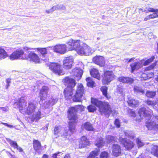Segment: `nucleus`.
<instances>
[{"label":"nucleus","instance_id":"obj_1","mask_svg":"<svg viewBox=\"0 0 158 158\" xmlns=\"http://www.w3.org/2000/svg\"><path fill=\"white\" fill-rule=\"evenodd\" d=\"M11 60L21 58L23 60H29L31 62L35 64H40L41 60L38 55L34 52H30L28 55L25 54L22 49H17L14 51L9 56Z\"/></svg>","mask_w":158,"mask_h":158},{"label":"nucleus","instance_id":"obj_2","mask_svg":"<svg viewBox=\"0 0 158 158\" xmlns=\"http://www.w3.org/2000/svg\"><path fill=\"white\" fill-rule=\"evenodd\" d=\"M74 89L65 88L64 90L63 94L66 100H70L72 99L74 102H80L81 99L85 93V90L82 84L78 85L75 93L73 95Z\"/></svg>","mask_w":158,"mask_h":158},{"label":"nucleus","instance_id":"obj_3","mask_svg":"<svg viewBox=\"0 0 158 158\" xmlns=\"http://www.w3.org/2000/svg\"><path fill=\"white\" fill-rule=\"evenodd\" d=\"M91 102L98 108V111L102 115H104L109 117L113 112L110 105L108 102L102 101L97 98H91Z\"/></svg>","mask_w":158,"mask_h":158},{"label":"nucleus","instance_id":"obj_4","mask_svg":"<svg viewBox=\"0 0 158 158\" xmlns=\"http://www.w3.org/2000/svg\"><path fill=\"white\" fill-rule=\"evenodd\" d=\"M85 107L82 105H76L69 108L67 111V116L70 119L74 120H78V116L76 112H81L85 110Z\"/></svg>","mask_w":158,"mask_h":158},{"label":"nucleus","instance_id":"obj_5","mask_svg":"<svg viewBox=\"0 0 158 158\" xmlns=\"http://www.w3.org/2000/svg\"><path fill=\"white\" fill-rule=\"evenodd\" d=\"M69 122H68V130H65L64 131L61 136L64 138H67L70 137L72 134L74 133L76 131V125L78 121V120H74L73 119H71L67 116Z\"/></svg>","mask_w":158,"mask_h":158},{"label":"nucleus","instance_id":"obj_6","mask_svg":"<svg viewBox=\"0 0 158 158\" xmlns=\"http://www.w3.org/2000/svg\"><path fill=\"white\" fill-rule=\"evenodd\" d=\"M115 76L112 71H104L102 81L103 85H108L115 78Z\"/></svg>","mask_w":158,"mask_h":158},{"label":"nucleus","instance_id":"obj_7","mask_svg":"<svg viewBox=\"0 0 158 158\" xmlns=\"http://www.w3.org/2000/svg\"><path fill=\"white\" fill-rule=\"evenodd\" d=\"M49 69L53 73L58 75L64 74L61 65L58 63L51 62L48 65Z\"/></svg>","mask_w":158,"mask_h":158},{"label":"nucleus","instance_id":"obj_8","mask_svg":"<svg viewBox=\"0 0 158 158\" xmlns=\"http://www.w3.org/2000/svg\"><path fill=\"white\" fill-rule=\"evenodd\" d=\"M138 113L141 118H144L150 119L152 116V111L151 110H148L144 107H141L139 109Z\"/></svg>","mask_w":158,"mask_h":158},{"label":"nucleus","instance_id":"obj_9","mask_svg":"<svg viewBox=\"0 0 158 158\" xmlns=\"http://www.w3.org/2000/svg\"><path fill=\"white\" fill-rule=\"evenodd\" d=\"M62 81L64 85L67 86L66 88L74 89V88L77 83L74 79L71 78L69 76L66 77L63 79Z\"/></svg>","mask_w":158,"mask_h":158},{"label":"nucleus","instance_id":"obj_10","mask_svg":"<svg viewBox=\"0 0 158 158\" xmlns=\"http://www.w3.org/2000/svg\"><path fill=\"white\" fill-rule=\"evenodd\" d=\"M73 63V60L70 57H65L63 61V67L66 70L70 69Z\"/></svg>","mask_w":158,"mask_h":158},{"label":"nucleus","instance_id":"obj_11","mask_svg":"<svg viewBox=\"0 0 158 158\" xmlns=\"http://www.w3.org/2000/svg\"><path fill=\"white\" fill-rule=\"evenodd\" d=\"M66 46L65 44H58L54 46L53 50L54 52L60 54H63L66 52Z\"/></svg>","mask_w":158,"mask_h":158},{"label":"nucleus","instance_id":"obj_12","mask_svg":"<svg viewBox=\"0 0 158 158\" xmlns=\"http://www.w3.org/2000/svg\"><path fill=\"white\" fill-rule=\"evenodd\" d=\"M90 144L89 139L85 136H81L80 139L78 148H84L89 146Z\"/></svg>","mask_w":158,"mask_h":158},{"label":"nucleus","instance_id":"obj_13","mask_svg":"<svg viewBox=\"0 0 158 158\" xmlns=\"http://www.w3.org/2000/svg\"><path fill=\"white\" fill-rule=\"evenodd\" d=\"M92 60L94 63L101 67L104 66L105 65V59L102 56H96L93 57Z\"/></svg>","mask_w":158,"mask_h":158},{"label":"nucleus","instance_id":"obj_14","mask_svg":"<svg viewBox=\"0 0 158 158\" xmlns=\"http://www.w3.org/2000/svg\"><path fill=\"white\" fill-rule=\"evenodd\" d=\"M117 81L123 84H131L134 82V80L128 77L120 76L118 78Z\"/></svg>","mask_w":158,"mask_h":158},{"label":"nucleus","instance_id":"obj_15","mask_svg":"<svg viewBox=\"0 0 158 158\" xmlns=\"http://www.w3.org/2000/svg\"><path fill=\"white\" fill-rule=\"evenodd\" d=\"M35 105L33 103L30 102L28 104V106L25 111V114L30 115L34 113L36 108Z\"/></svg>","mask_w":158,"mask_h":158},{"label":"nucleus","instance_id":"obj_16","mask_svg":"<svg viewBox=\"0 0 158 158\" xmlns=\"http://www.w3.org/2000/svg\"><path fill=\"white\" fill-rule=\"evenodd\" d=\"M112 153L113 155L118 156L121 154L120 146L117 144H113L112 146Z\"/></svg>","mask_w":158,"mask_h":158},{"label":"nucleus","instance_id":"obj_17","mask_svg":"<svg viewBox=\"0 0 158 158\" xmlns=\"http://www.w3.org/2000/svg\"><path fill=\"white\" fill-rule=\"evenodd\" d=\"M78 54L81 55H85L89 52L90 51V48L87 45L86 46L79 47L76 50Z\"/></svg>","mask_w":158,"mask_h":158},{"label":"nucleus","instance_id":"obj_18","mask_svg":"<svg viewBox=\"0 0 158 158\" xmlns=\"http://www.w3.org/2000/svg\"><path fill=\"white\" fill-rule=\"evenodd\" d=\"M143 66V65L140 62H135L131 63L130 64L131 73H133L134 71L138 70Z\"/></svg>","mask_w":158,"mask_h":158},{"label":"nucleus","instance_id":"obj_19","mask_svg":"<svg viewBox=\"0 0 158 158\" xmlns=\"http://www.w3.org/2000/svg\"><path fill=\"white\" fill-rule=\"evenodd\" d=\"M127 103L129 106L133 108H136L139 105V101L131 98H128Z\"/></svg>","mask_w":158,"mask_h":158},{"label":"nucleus","instance_id":"obj_20","mask_svg":"<svg viewBox=\"0 0 158 158\" xmlns=\"http://www.w3.org/2000/svg\"><path fill=\"white\" fill-rule=\"evenodd\" d=\"M122 143L123 147L125 148L127 150H131L134 146V143L131 141H127L123 139L122 141Z\"/></svg>","mask_w":158,"mask_h":158},{"label":"nucleus","instance_id":"obj_21","mask_svg":"<svg viewBox=\"0 0 158 158\" xmlns=\"http://www.w3.org/2000/svg\"><path fill=\"white\" fill-rule=\"evenodd\" d=\"M48 88L45 86H43L40 89L39 93V97L41 101L44 100L45 96H47L48 95Z\"/></svg>","mask_w":158,"mask_h":158},{"label":"nucleus","instance_id":"obj_22","mask_svg":"<svg viewBox=\"0 0 158 158\" xmlns=\"http://www.w3.org/2000/svg\"><path fill=\"white\" fill-rule=\"evenodd\" d=\"M152 14H150L145 17L144 19V21H147L150 19L158 18V9H155Z\"/></svg>","mask_w":158,"mask_h":158},{"label":"nucleus","instance_id":"obj_23","mask_svg":"<svg viewBox=\"0 0 158 158\" xmlns=\"http://www.w3.org/2000/svg\"><path fill=\"white\" fill-rule=\"evenodd\" d=\"M90 73L92 77L97 79L98 80L101 79L100 74L98 69L94 68L91 69L90 71Z\"/></svg>","mask_w":158,"mask_h":158},{"label":"nucleus","instance_id":"obj_24","mask_svg":"<svg viewBox=\"0 0 158 158\" xmlns=\"http://www.w3.org/2000/svg\"><path fill=\"white\" fill-rule=\"evenodd\" d=\"M32 144L33 149L36 152L41 150L42 148L40 142L38 140L34 139Z\"/></svg>","mask_w":158,"mask_h":158},{"label":"nucleus","instance_id":"obj_25","mask_svg":"<svg viewBox=\"0 0 158 158\" xmlns=\"http://www.w3.org/2000/svg\"><path fill=\"white\" fill-rule=\"evenodd\" d=\"M23 98L24 97H21L19 98L18 102H15V103L18 106V107L20 111L21 112H22V111L23 110L22 104H24L25 106H26L27 104V101Z\"/></svg>","mask_w":158,"mask_h":158},{"label":"nucleus","instance_id":"obj_26","mask_svg":"<svg viewBox=\"0 0 158 158\" xmlns=\"http://www.w3.org/2000/svg\"><path fill=\"white\" fill-rule=\"evenodd\" d=\"M32 49L37 50L38 52L43 57L46 56L48 53V50L46 48H32Z\"/></svg>","mask_w":158,"mask_h":158},{"label":"nucleus","instance_id":"obj_27","mask_svg":"<svg viewBox=\"0 0 158 158\" xmlns=\"http://www.w3.org/2000/svg\"><path fill=\"white\" fill-rule=\"evenodd\" d=\"M10 145L13 147L14 149H16L18 150L19 152H23V149L21 147H19L17 143L13 140L9 139L7 140Z\"/></svg>","mask_w":158,"mask_h":158},{"label":"nucleus","instance_id":"obj_28","mask_svg":"<svg viewBox=\"0 0 158 158\" xmlns=\"http://www.w3.org/2000/svg\"><path fill=\"white\" fill-rule=\"evenodd\" d=\"M72 72L73 73L74 76L75 77L77 78V80H79L81 78L82 72L81 69L78 68H74L72 70Z\"/></svg>","mask_w":158,"mask_h":158},{"label":"nucleus","instance_id":"obj_29","mask_svg":"<svg viewBox=\"0 0 158 158\" xmlns=\"http://www.w3.org/2000/svg\"><path fill=\"white\" fill-rule=\"evenodd\" d=\"M108 87L106 86H103L100 88V90L102 92V95L107 99H109L111 97L109 96L108 94Z\"/></svg>","mask_w":158,"mask_h":158},{"label":"nucleus","instance_id":"obj_30","mask_svg":"<svg viewBox=\"0 0 158 158\" xmlns=\"http://www.w3.org/2000/svg\"><path fill=\"white\" fill-rule=\"evenodd\" d=\"M96 143H95V145L98 148H102L104 146V142L103 140V138L102 137L98 138L96 141Z\"/></svg>","mask_w":158,"mask_h":158},{"label":"nucleus","instance_id":"obj_31","mask_svg":"<svg viewBox=\"0 0 158 158\" xmlns=\"http://www.w3.org/2000/svg\"><path fill=\"white\" fill-rule=\"evenodd\" d=\"M66 45L69 51L74 50L73 40L70 39L66 43Z\"/></svg>","mask_w":158,"mask_h":158},{"label":"nucleus","instance_id":"obj_32","mask_svg":"<svg viewBox=\"0 0 158 158\" xmlns=\"http://www.w3.org/2000/svg\"><path fill=\"white\" fill-rule=\"evenodd\" d=\"M8 56L7 52L2 47H0V59L2 60Z\"/></svg>","mask_w":158,"mask_h":158},{"label":"nucleus","instance_id":"obj_33","mask_svg":"<svg viewBox=\"0 0 158 158\" xmlns=\"http://www.w3.org/2000/svg\"><path fill=\"white\" fill-rule=\"evenodd\" d=\"M83 127L87 131H93L94 130L92 124L89 122H87L84 124Z\"/></svg>","mask_w":158,"mask_h":158},{"label":"nucleus","instance_id":"obj_34","mask_svg":"<svg viewBox=\"0 0 158 158\" xmlns=\"http://www.w3.org/2000/svg\"><path fill=\"white\" fill-rule=\"evenodd\" d=\"M85 80L87 81V85L88 86L93 87L94 86L95 82L91 77H88Z\"/></svg>","mask_w":158,"mask_h":158},{"label":"nucleus","instance_id":"obj_35","mask_svg":"<svg viewBox=\"0 0 158 158\" xmlns=\"http://www.w3.org/2000/svg\"><path fill=\"white\" fill-rule=\"evenodd\" d=\"M100 151L99 149H98L96 151H92L89 153V156L87 158H95V157L97 156L98 155V152Z\"/></svg>","mask_w":158,"mask_h":158},{"label":"nucleus","instance_id":"obj_36","mask_svg":"<svg viewBox=\"0 0 158 158\" xmlns=\"http://www.w3.org/2000/svg\"><path fill=\"white\" fill-rule=\"evenodd\" d=\"M73 45H74V50H76L78 49V48L80 47L81 41L80 40H73Z\"/></svg>","mask_w":158,"mask_h":158},{"label":"nucleus","instance_id":"obj_37","mask_svg":"<svg viewBox=\"0 0 158 158\" xmlns=\"http://www.w3.org/2000/svg\"><path fill=\"white\" fill-rule=\"evenodd\" d=\"M156 95L155 91H147L146 93V96L149 98H152L154 97Z\"/></svg>","mask_w":158,"mask_h":158},{"label":"nucleus","instance_id":"obj_38","mask_svg":"<svg viewBox=\"0 0 158 158\" xmlns=\"http://www.w3.org/2000/svg\"><path fill=\"white\" fill-rule=\"evenodd\" d=\"M134 91L136 93L143 94L144 93L143 90L141 87L136 85L134 87Z\"/></svg>","mask_w":158,"mask_h":158},{"label":"nucleus","instance_id":"obj_39","mask_svg":"<svg viewBox=\"0 0 158 158\" xmlns=\"http://www.w3.org/2000/svg\"><path fill=\"white\" fill-rule=\"evenodd\" d=\"M155 58V57L154 56H151L150 58L148 59L145 61L143 65L144 66H146L148 65L149 64L152 62L153 61Z\"/></svg>","mask_w":158,"mask_h":158},{"label":"nucleus","instance_id":"obj_40","mask_svg":"<svg viewBox=\"0 0 158 158\" xmlns=\"http://www.w3.org/2000/svg\"><path fill=\"white\" fill-rule=\"evenodd\" d=\"M146 103L148 105L151 106L153 107L157 104L156 101L155 100H147L146 101Z\"/></svg>","mask_w":158,"mask_h":158},{"label":"nucleus","instance_id":"obj_41","mask_svg":"<svg viewBox=\"0 0 158 158\" xmlns=\"http://www.w3.org/2000/svg\"><path fill=\"white\" fill-rule=\"evenodd\" d=\"M87 109L89 112L93 113L96 110V108L95 106L92 105H90L87 107Z\"/></svg>","mask_w":158,"mask_h":158},{"label":"nucleus","instance_id":"obj_42","mask_svg":"<svg viewBox=\"0 0 158 158\" xmlns=\"http://www.w3.org/2000/svg\"><path fill=\"white\" fill-rule=\"evenodd\" d=\"M157 61H155L151 65L146 67L145 70L147 71H150L153 69L156 65Z\"/></svg>","mask_w":158,"mask_h":158},{"label":"nucleus","instance_id":"obj_43","mask_svg":"<svg viewBox=\"0 0 158 158\" xmlns=\"http://www.w3.org/2000/svg\"><path fill=\"white\" fill-rule=\"evenodd\" d=\"M61 131L60 126H56L54 128V134L55 135H58Z\"/></svg>","mask_w":158,"mask_h":158},{"label":"nucleus","instance_id":"obj_44","mask_svg":"<svg viewBox=\"0 0 158 158\" xmlns=\"http://www.w3.org/2000/svg\"><path fill=\"white\" fill-rule=\"evenodd\" d=\"M109 154L108 152L106 151L102 152L100 156V158H108Z\"/></svg>","mask_w":158,"mask_h":158},{"label":"nucleus","instance_id":"obj_45","mask_svg":"<svg viewBox=\"0 0 158 158\" xmlns=\"http://www.w3.org/2000/svg\"><path fill=\"white\" fill-rule=\"evenodd\" d=\"M107 142L110 143L112 142L115 141V139L114 137L111 135H109L107 139Z\"/></svg>","mask_w":158,"mask_h":158},{"label":"nucleus","instance_id":"obj_46","mask_svg":"<svg viewBox=\"0 0 158 158\" xmlns=\"http://www.w3.org/2000/svg\"><path fill=\"white\" fill-rule=\"evenodd\" d=\"M41 112L40 111H38L36 113L34 120L37 121L40 119L41 118Z\"/></svg>","mask_w":158,"mask_h":158},{"label":"nucleus","instance_id":"obj_47","mask_svg":"<svg viewBox=\"0 0 158 158\" xmlns=\"http://www.w3.org/2000/svg\"><path fill=\"white\" fill-rule=\"evenodd\" d=\"M114 124L115 127L117 128H119L121 126V124L119 119L116 118L114 121Z\"/></svg>","mask_w":158,"mask_h":158},{"label":"nucleus","instance_id":"obj_48","mask_svg":"<svg viewBox=\"0 0 158 158\" xmlns=\"http://www.w3.org/2000/svg\"><path fill=\"white\" fill-rule=\"evenodd\" d=\"M155 9V8H152L149 6H148V7H147L146 8V9L144 10V11L146 13L152 12L153 11H154Z\"/></svg>","mask_w":158,"mask_h":158},{"label":"nucleus","instance_id":"obj_49","mask_svg":"<svg viewBox=\"0 0 158 158\" xmlns=\"http://www.w3.org/2000/svg\"><path fill=\"white\" fill-rule=\"evenodd\" d=\"M128 113L129 115L132 117H136V114L134 111L132 110L131 109H129L128 111Z\"/></svg>","mask_w":158,"mask_h":158},{"label":"nucleus","instance_id":"obj_50","mask_svg":"<svg viewBox=\"0 0 158 158\" xmlns=\"http://www.w3.org/2000/svg\"><path fill=\"white\" fill-rule=\"evenodd\" d=\"M124 90L123 88L120 86H118L117 88V91L118 93L123 95V94Z\"/></svg>","mask_w":158,"mask_h":158},{"label":"nucleus","instance_id":"obj_51","mask_svg":"<svg viewBox=\"0 0 158 158\" xmlns=\"http://www.w3.org/2000/svg\"><path fill=\"white\" fill-rule=\"evenodd\" d=\"M153 155L158 158V149H155L152 152Z\"/></svg>","mask_w":158,"mask_h":158},{"label":"nucleus","instance_id":"obj_52","mask_svg":"<svg viewBox=\"0 0 158 158\" xmlns=\"http://www.w3.org/2000/svg\"><path fill=\"white\" fill-rule=\"evenodd\" d=\"M141 78H143V80H146L148 79L146 74L143 73L141 75Z\"/></svg>","mask_w":158,"mask_h":158},{"label":"nucleus","instance_id":"obj_53","mask_svg":"<svg viewBox=\"0 0 158 158\" xmlns=\"http://www.w3.org/2000/svg\"><path fill=\"white\" fill-rule=\"evenodd\" d=\"M137 143L139 148L141 147L144 145L143 143L140 140H138Z\"/></svg>","mask_w":158,"mask_h":158},{"label":"nucleus","instance_id":"obj_54","mask_svg":"<svg viewBox=\"0 0 158 158\" xmlns=\"http://www.w3.org/2000/svg\"><path fill=\"white\" fill-rule=\"evenodd\" d=\"M1 124L10 128L13 127V126L12 125L8 124L7 123H1Z\"/></svg>","mask_w":158,"mask_h":158},{"label":"nucleus","instance_id":"obj_55","mask_svg":"<svg viewBox=\"0 0 158 158\" xmlns=\"http://www.w3.org/2000/svg\"><path fill=\"white\" fill-rule=\"evenodd\" d=\"M59 153V152L55 153L53 154L52 156V158H57V155Z\"/></svg>","mask_w":158,"mask_h":158},{"label":"nucleus","instance_id":"obj_56","mask_svg":"<svg viewBox=\"0 0 158 158\" xmlns=\"http://www.w3.org/2000/svg\"><path fill=\"white\" fill-rule=\"evenodd\" d=\"M151 126L152 124L151 122H148L146 123V126L148 129H149Z\"/></svg>","mask_w":158,"mask_h":158},{"label":"nucleus","instance_id":"obj_57","mask_svg":"<svg viewBox=\"0 0 158 158\" xmlns=\"http://www.w3.org/2000/svg\"><path fill=\"white\" fill-rule=\"evenodd\" d=\"M11 78H7L6 80V84H10L11 82Z\"/></svg>","mask_w":158,"mask_h":158},{"label":"nucleus","instance_id":"obj_58","mask_svg":"<svg viewBox=\"0 0 158 158\" xmlns=\"http://www.w3.org/2000/svg\"><path fill=\"white\" fill-rule=\"evenodd\" d=\"M41 158H48V155L45 154H44Z\"/></svg>","mask_w":158,"mask_h":158},{"label":"nucleus","instance_id":"obj_59","mask_svg":"<svg viewBox=\"0 0 158 158\" xmlns=\"http://www.w3.org/2000/svg\"><path fill=\"white\" fill-rule=\"evenodd\" d=\"M9 155L10 156V158H17L15 155H12L10 153L8 152Z\"/></svg>","mask_w":158,"mask_h":158},{"label":"nucleus","instance_id":"obj_60","mask_svg":"<svg viewBox=\"0 0 158 158\" xmlns=\"http://www.w3.org/2000/svg\"><path fill=\"white\" fill-rule=\"evenodd\" d=\"M135 58H131L129 60H128V61H127V63H130L133 61L135 59Z\"/></svg>","mask_w":158,"mask_h":158},{"label":"nucleus","instance_id":"obj_61","mask_svg":"<svg viewBox=\"0 0 158 158\" xmlns=\"http://www.w3.org/2000/svg\"><path fill=\"white\" fill-rule=\"evenodd\" d=\"M64 158H70V156L69 154H66Z\"/></svg>","mask_w":158,"mask_h":158},{"label":"nucleus","instance_id":"obj_62","mask_svg":"<svg viewBox=\"0 0 158 158\" xmlns=\"http://www.w3.org/2000/svg\"><path fill=\"white\" fill-rule=\"evenodd\" d=\"M23 49L24 50H29L31 49L30 48H28V47H24L23 48Z\"/></svg>","mask_w":158,"mask_h":158},{"label":"nucleus","instance_id":"obj_63","mask_svg":"<svg viewBox=\"0 0 158 158\" xmlns=\"http://www.w3.org/2000/svg\"><path fill=\"white\" fill-rule=\"evenodd\" d=\"M10 86V84H6V89H8L9 87Z\"/></svg>","mask_w":158,"mask_h":158},{"label":"nucleus","instance_id":"obj_64","mask_svg":"<svg viewBox=\"0 0 158 158\" xmlns=\"http://www.w3.org/2000/svg\"><path fill=\"white\" fill-rule=\"evenodd\" d=\"M158 82V75L157 76V77L155 79Z\"/></svg>","mask_w":158,"mask_h":158}]
</instances>
